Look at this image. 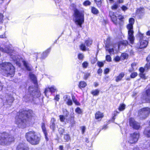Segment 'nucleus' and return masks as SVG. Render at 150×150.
Returning <instances> with one entry per match:
<instances>
[{
    "label": "nucleus",
    "mask_w": 150,
    "mask_h": 150,
    "mask_svg": "<svg viewBox=\"0 0 150 150\" xmlns=\"http://www.w3.org/2000/svg\"><path fill=\"white\" fill-rule=\"evenodd\" d=\"M91 12L92 13L94 14H96L98 13V10L94 7H92L91 8Z\"/></svg>",
    "instance_id": "obj_30"
},
{
    "label": "nucleus",
    "mask_w": 150,
    "mask_h": 150,
    "mask_svg": "<svg viewBox=\"0 0 150 150\" xmlns=\"http://www.w3.org/2000/svg\"><path fill=\"white\" fill-rule=\"evenodd\" d=\"M82 129V132L83 134L85 132L86 130V127L85 126H83L81 127Z\"/></svg>",
    "instance_id": "obj_56"
},
{
    "label": "nucleus",
    "mask_w": 150,
    "mask_h": 150,
    "mask_svg": "<svg viewBox=\"0 0 150 150\" xmlns=\"http://www.w3.org/2000/svg\"><path fill=\"white\" fill-rule=\"evenodd\" d=\"M139 76L141 78L144 79H147V77L145 76L144 74L143 73H140Z\"/></svg>",
    "instance_id": "obj_48"
},
{
    "label": "nucleus",
    "mask_w": 150,
    "mask_h": 150,
    "mask_svg": "<svg viewBox=\"0 0 150 150\" xmlns=\"http://www.w3.org/2000/svg\"><path fill=\"white\" fill-rule=\"evenodd\" d=\"M32 111L31 110L26 111L23 109L20 110L18 115L16 117V124L20 127L25 128L28 123V119L32 116Z\"/></svg>",
    "instance_id": "obj_1"
},
{
    "label": "nucleus",
    "mask_w": 150,
    "mask_h": 150,
    "mask_svg": "<svg viewBox=\"0 0 150 150\" xmlns=\"http://www.w3.org/2000/svg\"><path fill=\"white\" fill-rule=\"evenodd\" d=\"M147 97L146 98V101L147 102H150V88L146 91Z\"/></svg>",
    "instance_id": "obj_26"
},
{
    "label": "nucleus",
    "mask_w": 150,
    "mask_h": 150,
    "mask_svg": "<svg viewBox=\"0 0 150 150\" xmlns=\"http://www.w3.org/2000/svg\"><path fill=\"white\" fill-rule=\"evenodd\" d=\"M75 112L79 114H81L82 112L81 109L79 108H77L75 110Z\"/></svg>",
    "instance_id": "obj_45"
},
{
    "label": "nucleus",
    "mask_w": 150,
    "mask_h": 150,
    "mask_svg": "<svg viewBox=\"0 0 150 150\" xmlns=\"http://www.w3.org/2000/svg\"><path fill=\"white\" fill-rule=\"evenodd\" d=\"M59 131L60 134H62L64 132V130L63 129L60 128L59 129Z\"/></svg>",
    "instance_id": "obj_52"
},
{
    "label": "nucleus",
    "mask_w": 150,
    "mask_h": 150,
    "mask_svg": "<svg viewBox=\"0 0 150 150\" xmlns=\"http://www.w3.org/2000/svg\"><path fill=\"white\" fill-rule=\"evenodd\" d=\"M148 44V42L146 40H140L139 48L142 49L146 47Z\"/></svg>",
    "instance_id": "obj_16"
},
{
    "label": "nucleus",
    "mask_w": 150,
    "mask_h": 150,
    "mask_svg": "<svg viewBox=\"0 0 150 150\" xmlns=\"http://www.w3.org/2000/svg\"><path fill=\"white\" fill-rule=\"evenodd\" d=\"M103 113L99 111L97 112L95 114L96 119L100 120L103 117Z\"/></svg>",
    "instance_id": "obj_18"
},
{
    "label": "nucleus",
    "mask_w": 150,
    "mask_h": 150,
    "mask_svg": "<svg viewBox=\"0 0 150 150\" xmlns=\"http://www.w3.org/2000/svg\"><path fill=\"white\" fill-rule=\"evenodd\" d=\"M64 141H68L70 139V137L69 135L66 134L64 136Z\"/></svg>",
    "instance_id": "obj_41"
},
{
    "label": "nucleus",
    "mask_w": 150,
    "mask_h": 150,
    "mask_svg": "<svg viewBox=\"0 0 150 150\" xmlns=\"http://www.w3.org/2000/svg\"><path fill=\"white\" fill-rule=\"evenodd\" d=\"M120 57L118 56L114 58L115 61L117 62L119 61L120 60Z\"/></svg>",
    "instance_id": "obj_55"
},
{
    "label": "nucleus",
    "mask_w": 150,
    "mask_h": 150,
    "mask_svg": "<svg viewBox=\"0 0 150 150\" xmlns=\"http://www.w3.org/2000/svg\"><path fill=\"white\" fill-rule=\"evenodd\" d=\"M16 150H29V148L25 146L23 144H20L18 146Z\"/></svg>",
    "instance_id": "obj_19"
},
{
    "label": "nucleus",
    "mask_w": 150,
    "mask_h": 150,
    "mask_svg": "<svg viewBox=\"0 0 150 150\" xmlns=\"http://www.w3.org/2000/svg\"><path fill=\"white\" fill-rule=\"evenodd\" d=\"M30 77L31 79L33 81V83L35 84L37 83V79L36 76L32 73H30L29 74Z\"/></svg>",
    "instance_id": "obj_22"
},
{
    "label": "nucleus",
    "mask_w": 150,
    "mask_h": 150,
    "mask_svg": "<svg viewBox=\"0 0 150 150\" xmlns=\"http://www.w3.org/2000/svg\"><path fill=\"white\" fill-rule=\"evenodd\" d=\"M109 15L112 21L115 25H118L120 26H121L123 24V19L124 18V17L122 16L121 15L118 16V20H117L115 13L113 12L110 11Z\"/></svg>",
    "instance_id": "obj_8"
},
{
    "label": "nucleus",
    "mask_w": 150,
    "mask_h": 150,
    "mask_svg": "<svg viewBox=\"0 0 150 150\" xmlns=\"http://www.w3.org/2000/svg\"><path fill=\"white\" fill-rule=\"evenodd\" d=\"M125 74L123 72H122L120 73L119 75L116 77L115 81L117 82H118L120 81L122 78L124 77Z\"/></svg>",
    "instance_id": "obj_21"
},
{
    "label": "nucleus",
    "mask_w": 150,
    "mask_h": 150,
    "mask_svg": "<svg viewBox=\"0 0 150 150\" xmlns=\"http://www.w3.org/2000/svg\"><path fill=\"white\" fill-rule=\"evenodd\" d=\"M106 59L107 61L109 62L111 61V58L110 57V56L109 55H107L106 56Z\"/></svg>",
    "instance_id": "obj_46"
},
{
    "label": "nucleus",
    "mask_w": 150,
    "mask_h": 150,
    "mask_svg": "<svg viewBox=\"0 0 150 150\" xmlns=\"http://www.w3.org/2000/svg\"><path fill=\"white\" fill-rule=\"evenodd\" d=\"M3 15L1 14L0 13V22H1L2 21V20L3 19Z\"/></svg>",
    "instance_id": "obj_63"
},
{
    "label": "nucleus",
    "mask_w": 150,
    "mask_h": 150,
    "mask_svg": "<svg viewBox=\"0 0 150 150\" xmlns=\"http://www.w3.org/2000/svg\"><path fill=\"white\" fill-rule=\"evenodd\" d=\"M100 91L98 89H96L92 91L91 93L93 96H96L98 95Z\"/></svg>",
    "instance_id": "obj_33"
},
{
    "label": "nucleus",
    "mask_w": 150,
    "mask_h": 150,
    "mask_svg": "<svg viewBox=\"0 0 150 150\" xmlns=\"http://www.w3.org/2000/svg\"><path fill=\"white\" fill-rule=\"evenodd\" d=\"M80 47V49L82 51H86L88 49V48L86 47L85 44L83 43L81 45Z\"/></svg>",
    "instance_id": "obj_34"
},
{
    "label": "nucleus",
    "mask_w": 150,
    "mask_h": 150,
    "mask_svg": "<svg viewBox=\"0 0 150 150\" xmlns=\"http://www.w3.org/2000/svg\"><path fill=\"white\" fill-rule=\"evenodd\" d=\"M86 85V83L84 81H81L79 83V87L80 88H83L85 87Z\"/></svg>",
    "instance_id": "obj_29"
},
{
    "label": "nucleus",
    "mask_w": 150,
    "mask_h": 150,
    "mask_svg": "<svg viewBox=\"0 0 150 150\" xmlns=\"http://www.w3.org/2000/svg\"><path fill=\"white\" fill-rule=\"evenodd\" d=\"M6 102H4V105H10L13 101V97L11 96H7L6 97Z\"/></svg>",
    "instance_id": "obj_13"
},
{
    "label": "nucleus",
    "mask_w": 150,
    "mask_h": 150,
    "mask_svg": "<svg viewBox=\"0 0 150 150\" xmlns=\"http://www.w3.org/2000/svg\"><path fill=\"white\" fill-rule=\"evenodd\" d=\"M74 116H71V123L72 124H75V121L74 120Z\"/></svg>",
    "instance_id": "obj_53"
},
{
    "label": "nucleus",
    "mask_w": 150,
    "mask_h": 150,
    "mask_svg": "<svg viewBox=\"0 0 150 150\" xmlns=\"http://www.w3.org/2000/svg\"><path fill=\"white\" fill-rule=\"evenodd\" d=\"M59 119L61 122H64L65 119V117L63 115H60L59 116Z\"/></svg>",
    "instance_id": "obj_42"
},
{
    "label": "nucleus",
    "mask_w": 150,
    "mask_h": 150,
    "mask_svg": "<svg viewBox=\"0 0 150 150\" xmlns=\"http://www.w3.org/2000/svg\"><path fill=\"white\" fill-rule=\"evenodd\" d=\"M95 1L98 6H100L101 4V0H95Z\"/></svg>",
    "instance_id": "obj_47"
},
{
    "label": "nucleus",
    "mask_w": 150,
    "mask_h": 150,
    "mask_svg": "<svg viewBox=\"0 0 150 150\" xmlns=\"http://www.w3.org/2000/svg\"><path fill=\"white\" fill-rule=\"evenodd\" d=\"M98 74H101L102 73V69H99L98 71Z\"/></svg>",
    "instance_id": "obj_60"
},
{
    "label": "nucleus",
    "mask_w": 150,
    "mask_h": 150,
    "mask_svg": "<svg viewBox=\"0 0 150 150\" xmlns=\"http://www.w3.org/2000/svg\"><path fill=\"white\" fill-rule=\"evenodd\" d=\"M128 57V55L125 53H122L121 54V57L123 59H126Z\"/></svg>",
    "instance_id": "obj_38"
},
{
    "label": "nucleus",
    "mask_w": 150,
    "mask_h": 150,
    "mask_svg": "<svg viewBox=\"0 0 150 150\" xmlns=\"http://www.w3.org/2000/svg\"><path fill=\"white\" fill-rule=\"evenodd\" d=\"M29 94H27L24 97V100L26 102L33 100V97L38 98L40 96V91L35 86H30L28 89Z\"/></svg>",
    "instance_id": "obj_3"
},
{
    "label": "nucleus",
    "mask_w": 150,
    "mask_h": 150,
    "mask_svg": "<svg viewBox=\"0 0 150 150\" xmlns=\"http://www.w3.org/2000/svg\"><path fill=\"white\" fill-rule=\"evenodd\" d=\"M134 21V19L133 18H130L129 20V23L127 25V28L128 30V39L132 44L133 43L135 38L133 35L134 32L133 29V25Z\"/></svg>",
    "instance_id": "obj_7"
},
{
    "label": "nucleus",
    "mask_w": 150,
    "mask_h": 150,
    "mask_svg": "<svg viewBox=\"0 0 150 150\" xmlns=\"http://www.w3.org/2000/svg\"><path fill=\"white\" fill-rule=\"evenodd\" d=\"M91 4V2L88 1H86L83 2V5L85 6H89Z\"/></svg>",
    "instance_id": "obj_40"
},
{
    "label": "nucleus",
    "mask_w": 150,
    "mask_h": 150,
    "mask_svg": "<svg viewBox=\"0 0 150 150\" xmlns=\"http://www.w3.org/2000/svg\"><path fill=\"white\" fill-rule=\"evenodd\" d=\"M139 137V132H134L130 134L128 142L130 144L135 143L138 141Z\"/></svg>",
    "instance_id": "obj_11"
},
{
    "label": "nucleus",
    "mask_w": 150,
    "mask_h": 150,
    "mask_svg": "<svg viewBox=\"0 0 150 150\" xmlns=\"http://www.w3.org/2000/svg\"><path fill=\"white\" fill-rule=\"evenodd\" d=\"M41 127L42 131L45 136V137L46 140L47 141H48V138L47 137V133L46 129L45 127V125L44 123H43L42 124Z\"/></svg>",
    "instance_id": "obj_17"
},
{
    "label": "nucleus",
    "mask_w": 150,
    "mask_h": 150,
    "mask_svg": "<svg viewBox=\"0 0 150 150\" xmlns=\"http://www.w3.org/2000/svg\"><path fill=\"white\" fill-rule=\"evenodd\" d=\"M92 40L90 39H89L88 40L85 41V43L87 46H89L92 44Z\"/></svg>",
    "instance_id": "obj_31"
},
{
    "label": "nucleus",
    "mask_w": 150,
    "mask_h": 150,
    "mask_svg": "<svg viewBox=\"0 0 150 150\" xmlns=\"http://www.w3.org/2000/svg\"><path fill=\"white\" fill-rule=\"evenodd\" d=\"M64 100L66 102L67 104L69 105H71L72 104L71 100L70 98V97L68 96H64Z\"/></svg>",
    "instance_id": "obj_15"
},
{
    "label": "nucleus",
    "mask_w": 150,
    "mask_h": 150,
    "mask_svg": "<svg viewBox=\"0 0 150 150\" xmlns=\"http://www.w3.org/2000/svg\"><path fill=\"white\" fill-rule=\"evenodd\" d=\"M137 75V74L136 72H134L131 73L130 75V77L132 78L135 77Z\"/></svg>",
    "instance_id": "obj_44"
},
{
    "label": "nucleus",
    "mask_w": 150,
    "mask_h": 150,
    "mask_svg": "<svg viewBox=\"0 0 150 150\" xmlns=\"http://www.w3.org/2000/svg\"><path fill=\"white\" fill-rule=\"evenodd\" d=\"M144 12V8H140L137 9V13L139 15H142Z\"/></svg>",
    "instance_id": "obj_28"
},
{
    "label": "nucleus",
    "mask_w": 150,
    "mask_h": 150,
    "mask_svg": "<svg viewBox=\"0 0 150 150\" xmlns=\"http://www.w3.org/2000/svg\"><path fill=\"white\" fill-rule=\"evenodd\" d=\"M0 50L2 52L6 53L10 55L11 58L13 61L18 65L19 66L20 65V62H19V59L18 57L14 54V53L11 52V50H10L8 48L4 49L3 48H1Z\"/></svg>",
    "instance_id": "obj_9"
},
{
    "label": "nucleus",
    "mask_w": 150,
    "mask_h": 150,
    "mask_svg": "<svg viewBox=\"0 0 150 150\" xmlns=\"http://www.w3.org/2000/svg\"><path fill=\"white\" fill-rule=\"evenodd\" d=\"M121 8L122 10L124 11H126L128 9L125 6H122L121 7Z\"/></svg>",
    "instance_id": "obj_54"
},
{
    "label": "nucleus",
    "mask_w": 150,
    "mask_h": 150,
    "mask_svg": "<svg viewBox=\"0 0 150 150\" xmlns=\"http://www.w3.org/2000/svg\"><path fill=\"white\" fill-rule=\"evenodd\" d=\"M48 90L51 92H54L57 91V89L56 87L54 86H52L51 87H48L47 88H46L45 92L46 95Z\"/></svg>",
    "instance_id": "obj_20"
},
{
    "label": "nucleus",
    "mask_w": 150,
    "mask_h": 150,
    "mask_svg": "<svg viewBox=\"0 0 150 150\" xmlns=\"http://www.w3.org/2000/svg\"><path fill=\"white\" fill-rule=\"evenodd\" d=\"M3 86V84L1 83L0 81V91L2 90Z\"/></svg>",
    "instance_id": "obj_62"
},
{
    "label": "nucleus",
    "mask_w": 150,
    "mask_h": 150,
    "mask_svg": "<svg viewBox=\"0 0 150 150\" xmlns=\"http://www.w3.org/2000/svg\"><path fill=\"white\" fill-rule=\"evenodd\" d=\"M125 105L124 104H121L119 108V110L120 111H122L125 109Z\"/></svg>",
    "instance_id": "obj_35"
},
{
    "label": "nucleus",
    "mask_w": 150,
    "mask_h": 150,
    "mask_svg": "<svg viewBox=\"0 0 150 150\" xmlns=\"http://www.w3.org/2000/svg\"><path fill=\"white\" fill-rule=\"evenodd\" d=\"M56 121V120L55 119L52 118L51 119L50 125V127L51 129H52L53 130H54L55 127V122Z\"/></svg>",
    "instance_id": "obj_23"
},
{
    "label": "nucleus",
    "mask_w": 150,
    "mask_h": 150,
    "mask_svg": "<svg viewBox=\"0 0 150 150\" xmlns=\"http://www.w3.org/2000/svg\"><path fill=\"white\" fill-rule=\"evenodd\" d=\"M97 64H98V66L100 67H103V66L104 65V64L102 62H98Z\"/></svg>",
    "instance_id": "obj_50"
},
{
    "label": "nucleus",
    "mask_w": 150,
    "mask_h": 150,
    "mask_svg": "<svg viewBox=\"0 0 150 150\" xmlns=\"http://www.w3.org/2000/svg\"><path fill=\"white\" fill-rule=\"evenodd\" d=\"M150 67V65L149 64H146L145 67V69L146 68L148 69Z\"/></svg>",
    "instance_id": "obj_61"
},
{
    "label": "nucleus",
    "mask_w": 150,
    "mask_h": 150,
    "mask_svg": "<svg viewBox=\"0 0 150 150\" xmlns=\"http://www.w3.org/2000/svg\"><path fill=\"white\" fill-rule=\"evenodd\" d=\"M88 63L86 61L84 62L82 64V67L84 68H86L88 66Z\"/></svg>",
    "instance_id": "obj_39"
},
{
    "label": "nucleus",
    "mask_w": 150,
    "mask_h": 150,
    "mask_svg": "<svg viewBox=\"0 0 150 150\" xmlns=\"http://www.w3.org/2000/svg\"><path fill=\"white\" fill-rule=\"evenodd\" d=\"M0 70L3 75L12 77L14 74L15 68L11 63L4 62L0 63Z\"/></svg>",
    "instance_id": "obj_2"
},
{
    "label": "nucleus",
    "mask_w": 150,
    "mask_h": 150,
    "mask_svg": "<svg viewBox=\"0 0 150 150\" xmlns=\"http://www.w3.org/2000/svg\"><path fill=\"white\" fill-rule=\"evenodd\" d=\"M109 71V69L108 68H106V69L104 71V73L105 74H108Z\"/></svg>",
    "instance_id": "obj_57"
},
{
    "label": "nucleus",
    "mask_w": 150,
    "mask_h": 150,
    "mask_svg": "<svg viewBox=\"0 0 150 150\" xmlns=\"http://www.w3.org/2000/svg\"><path fill=\"white\" fill-rule=\"evenodd\" d=\"M128 42L127 41L123 40L120 42V44L118 45H117L118 48H119L122 45L125 46L128 44Z\"/></svg>",
    "instance_id": "obj_27"
},
{
    "label": "nucleus",
    "mask_w": 150,
    "mask_h": 150,
    "mask_svg": "<svg viewBox=\"0 0 150 150\" xmlns=\"http://www.w3.org/2000/svg\"><path fill=\"white\" fill-rule=\"evenodd\" d=\"M130 125L135 129H138L140 127V124L136 122L134 119L132 118L129 119Z\"/></svg>",
    "instance_id": "obj_12"
},
{
    "label": "nucleus",
    "mask_w": 150,
    "mask_h": 150,
    "mask_svg": "<svg viewBox=\"0 0 150 150\" xmlns=\"http://www.w3.org/2000/svg\"><path fill=\"white\" fill-rule=\"evenodd\" d=\"M23 63L24 66L28 71H30L31 70V67L30 66V65L28 63L24 61L23 62Z\"/></svg>",
    "instance_id": "obj_25"
},
{
    "label": "nucleus",
    "mask_w": 150,
    "mask_h": 150,
    "mask_svg": "<svg viewBox=\"0 0 150 150\" xmlns=\"http://www.w3.org/2000/svg\"><path fill=\"white\" fill-rule=\"evenodd\" d=\"M59 95H57L54 98L56 100L58 101L59 99Z\"/></svg>",
    "instance_id": "obj_59"
},
{
    "label": "nucleus",
    "mask_w": 150,
    "mask_h": 150,
    "mask_svg": "<svg viewBox=\"0 0 150 150\" xmlns=\"http://www.w3.org/2000/svg\"><path fill=\"white\" fill-rule=\"evenodd\" d=\"M117 2L119 3H122L123 2V0H118Z\"/></svg>",
    "instance_id": "obj_64"
},
{
    "label": "nucleus",
    "mask_w": 150,
    "mask_h": 150,
    "mask_svg": "<svg viewBox=\"0 0 150 150\" xmlns=\"http://www.w3.org/2000/svg\"><path fill=\"white\" fill-rule=\"evenodd\" d=\"M84 11H79L77 9L74 10V20L75 23L81 27L82 24L84 21Z\"/></svg>",
    "instance_id": "obj_5"
},
{
    "label": "nucleus",
    "mask_w": 150,
    "mask_h": 150,
    "mask_svg": "<svg viewBox=\"0 0 150 150\" xmlns=\"http://www.w3.org/2000/svg\"><path fill=\"white\" fill-rule=\"evenodd\" d=\"M72 98L74 103L77 105H79L80 103L77 101V100L76 99L75 97L74 96H72Z\"/></svg>",
    "instance_id": "obj_36"
},
{
    "label": "nucleus",
    "mask_w": 150,
    "mask_h": 150,
    "mask_svg": "<svg viewBox=\"0 0 150 150\" xmlns=\"http://www.w3.org/2000/svg\"><path fill=\"white\" fill-rule=\"evenodd\" d=\"M139 70L140 73H143L144 71V69L142 67H141L139 69Z\"/></svg>",
    "instance_id": "obj_58"
},
{
    "label": "nucleus",
    "mask_w": 150,
    "mask_h": 150,
    "mask_svg": "<svg viewBox=\"0 0 150 150\" xmlns=\"http://www.w3.org/2000/svg\"><path fill=\"white\" fill-rule=\"evenodd\" d=\"M146 146H144L145 148H150V141L148 142H146L144 144Z\"/></svg>",
    "instance_id": "obj_37"
},
{
    "label": "nucleus",
    "mask_w": 150,
    "mask_h": 150,
    "mask_svg": "<svg viewBox=\"0 0 150 150\" xmlns=\"http://www.w3.org/2000/svg\"><path fill=\"white\" fill-rule=\"evenodd\" d=\"M25 137L28 141L33 145L38 144L40 140V137L37 135L34 131H30L26 133Z\"/></svg>",
    "instance_id": "obj_4"
},
{
    "label": "nucleus",
    "mask_w": 150,
    "mask_h": 150,
    "mask_svg": "<svg viewBox=\"0 0 150 150\" xmlns=\"http://www.w3.org/2000/svg\"><path fill=\"white\" fill-rule=\"evenodd\" d=\"M14 141V137L7 133L4 132L0 133V144L7 145Z\"/></svg>",
    "instance_id": "obj_6"
},
{
    "label": "nucleus",
    "mask_w": 150,
    "mask_h": 150,
    "mask_svg": "<svg viewBox=\"0 0 150 150\" xmlns=\"http://www.w3.org/2000/svg\"><path fill=\"white\" fill-rule=\"evenodd\" d=\"M90 74L89 73L86 74L84 76V79H86L88 78L90 76Z\"/></svg>",
    "instance_id": "obj_51"
},
{
    "label": "nucleus",
    "mask_w": 150,
    "mask_h": 150,
    "mask_svg": "<svg viewBox=\"0 0 150 150\" xmlns=\"http://www.w3.org/2000/svg\"><path fill=\"white\" fill-rule=\"evenodd\" d=\"M110 39L109 38L107 39L106 42V50L108 51L109 53L110 54H114V50L113 48H109L108 47V45L107 44V43L110 41Z\"/></svg>",
    "instance_id": "obj_14"
},
{
    "label": "nucleus",
    "mask_w": 150,
    "mask_h": 150,
    "mask_svg": "<svg viewBox=\"0 0 150 150\" xmlns=\"http://www.w3.org/2000/svg\"><path fill=\"white\" fill-rule=\"evenodd\" d=\"M144 133L148 137H150V127L147 128L144 130Z\"/></svg>",
    "instance_id": "obj_24"
},
{
    "label": "nucleus",
    "mask_w": 150,
    "mask_h": 150,
    "mask_svg": "<svg viewBox=\"0 0 150 150\" xmlns=\"http://www.w3.org/2000/svg\"><path fill=\"white\" fill-rule=\"evenodd\" d=\"M50 49H48L45 52H43L42 56V58H44L46 57L47 55V54L50 52Z\"/></svg>",
    "instance_id": "obj_32"
},
{
    "label": "nucleus",
    "mask_w": 150,
    "mask_h": 150,
    "mask_svg": "<svg viewBox=\"0 0 150 150\" xmlns=\"http://www.w3.org/2000/svg\"><path fill=\"white\" fill-rule=\"evenodd\" d=\"M150 113V108L147 107L139 110L138 115L141 118L144 119L148 116Z\"/></svg>",
    "instance_id": "obj_10"
},
{
    "label": "nucleus",
    "mask_w": 150,
    "mask_h": 150,
    "mask_svg": "<svg viewBox=\"0 0 150 150\" xmlns=\"http://www.w3.org/2000/svg\"><path fill=\"white\" fill-rule=\"evenodd\" d=\"M78 57L79 59H82L83 58L84 56L82 54L79 53L78 55Z\"/></svg>",
    "instance_id": "obj_49"
},
{
    "label": "nucleus",
    "mask_w": 150,
    "mask_h": 150,
    "mask_svg": "<svg viewBox=\"0 0 150 150\" xmlns=\"http://www.w3.org/2000/svg\"><path fill=\"white\" fill-rule=\"evenodd\" d=\"M118 7V4H114L111 7V8L112 10H116Z\"/></svg>",
    "instance_id": "obj_43"
}]
</instances>
